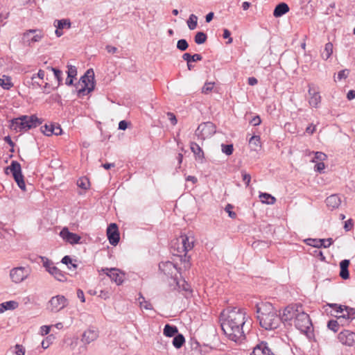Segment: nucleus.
Returning <instances> with one entry per match:
<instances>
[{
	"instance_id": "a211bd4d",
	"label": "nucleus",
	"mask_w": 355,
	"mask_h": 355,
	"mask_svg": "<svg viewBox=\"0 0 355 355\" xmlns=\"http://www.w3.org/2000/svg\"><path fill=\"white\" fill-rule=\"evenodd\" d=\"M334 241L331 238L329 239H308L306 240V243L311 246L314 248H320L323 247L324 248H329L332 243Z\"/></svg>"
},
{
	"instance_id": "7ed1b4c3",
	"label": "nucleus",
	"mask_w": 355,
	"mask_h": 355,
	"mask_svg": "<svg viewBox=\"0 0 355 355\" xmlns=\"http://www.w3.org/2000/svg\"><path fill=\"white\" fill-rule=\"evenodd\" d=\"M250 355H293L291 349L287 345L268 343L261 341L254 348Z\"/></svg>"
},
{
	"instance_id": "4be33fe9",
	"label": "nucleus",
	"mask_w": 355,
	"mask_h": 355,
	"mask_svg": "<svg viewBox=\"0 0 355 355\" xmlns=\"http://www.w3.org/2000/svg\"><path fill=\"white\" fill-rule=\"evenodd\" d=\"M159 268L165 275L172 276L175 271L177 270L175 265L171 261L162 262L159 264Z\"/></svg>"
},
{
	"instance_id": "1a4fd4ad",
	"label": "nucleus",
	"mask_w": 355,
	"mask_h": 355,
	"mask_svg": "<svg viewBox=\"0 0 355 355\" xmlns=\"http://www.w3.org/2000/svg\"><path fill=\"white\" fill-rule=\"evenodd\" d=\"M68 304L67 299L61 295L52 297L48 302L47 309L51 312L57 313Z\"/></svg>"
},
{
	"instance_id": "4d7b16f0",
	"label": "nucleus",
	"mask_w": 355,
	"mask_h": 355,
	"mask_svg": "<svg viewBox=\"0 0 355 355\" xmlns=\"http://www.w3.org/2000/svg\"><path fill=\"white\" fill-rule=\"evenodd\" d=\"M349 73V71L348 69L341 70L338 73V79L341 80L343 78H347Z\"/></svg>"
},
{
	"instance_id": "2f4dec72",
	"label": "nucleus",
	"mask_w": 355,
	"mask_h": 355,
	"mask_svg": "<svg viewBox=\"0 0 355 355\" xmlns=\"http://www.w3.org/2000/svg\"><path fill=\"white\" fill-rule=\"evenodd\" d=\"M0 86L6 90H9L12 87L13 83L11 81L10 77L3 76V77L0 78Z\"/></svg>"
},
{
	"instance_id": "393cba45",
	"label": "nucleus",
	"mask_w": 355,
	"mask_h": 355,
	"mask_svg": "<svg viewBox=\"0 0 355 355\" xmlns=\"http://www.w3.org/2000/svg\"><path fill=\"white\" fill-rule=\"evenodd\" d=\"M289 11V7L286 3H280L276 6L273 11L275 17H280Z\"/></svg>"
},
{
	"instance_id": "69168bd1",
	"label": "nucleus",
	"mask_w": 355,
	"mask_h": 355,
	"mask_svg": "<svg viewBox=\"0 0 355 355\" xmlns=\"http://www.w3.org/2000/svg\"><path fill=\"white\" fill-rule=\"evenodd\" d=\"M51 326L43 325L40 327V332L42 336L46 335L49 333Z\"/></svg>"
},
{
	"instance_id": "7c9ffc66",
	"label": "nucleus",
	"mask_w": 355,
	"mask_h": 355,
	"mask_svg": "<svg viewBox=\"0 0 355 355\" xmlns=\"http://www.w3.org/2000/svg\"><path fill=\"white\" fill-rule=\"evenodd\" d=\"M182 58L184 60L187 61V62H197L202 60V57L200 54L196 53L191 55L188 53H184Z\"/></svg>"
},
{
	"instance_id": "6e6d98bb",
	"label": "nucleus",
	"mask_w": 355,
	"mask_h": 355,
	"mask_svg": "<svg viewBox=\"0 0 355 355\" xmlns=\"http://www.w3.org/2000/svg\"><path fill=\"white\" fill-rule=\"evenodd\" d=\"M15 354L16 355H24L25 354L24 347L21 345H18V344L16 345Z\"/></svg>"
},
{
	"instance_id": "37998d69",
	"label": "nucleus",
	"mask_w": 355,
	"mask_h": 355,
	"mask_svg": "<svg viewBox=\"0 0 355 355\" xmlns=\"http://www.w3.org/2000/svg\"><path fill=\"white\" fill-rule=\"evenodd\" d=\"M55 22H57V25H55L58 29H63L65 27L69 28L71 27V22L69 19H60L56 20Z\"/></svg>"
},
{
	"instance_id": "c03bdc74",
	"label": "nucleus",
	"mask_w": 355,
	"mask_h": 355,
	"mask_svg": "<svg viewBox=\"0 0 355 355\" xmlns=\"http://www.w3.org/2000/svg\"><path fill=\"white\" fill-rule=\"evenodd\" d=\"M221 150L225 155H230L233 153L234 147L232 144H222Z\"/></svg>"
},
{
	"instance_id": "20e7f679",
	"label": "nucleus",
	"mask_w": 355,
	"mask_h": 355,
	"mask_svg": "<svg viewBox=\"0 0 355 355\" xmlns=\"http://www.w3.org/2000/svg\"><path fill=\"white\" fill-rule=\"evenodd\" d=\"M79 96H85L94 89V73L93 69H88L83 76L78 85H76Z\"/></svg>"
},
{
	"instance_id": "a18cd8bd",
	"label": "nucleus",
	"mask_w": 355,
	"mask_h": 355,
	"mask_svg": "<svg viewBox=\"0 0 355 355\" xmlns=\"http://www.w3.org/2000/svg\"><path fill=\"white\" fill-rule=\"evenodd\" d=\"M327 327L336 333L339 329V323L337 320H331L327 323Z\"/></svg>"
},
{
	"instance_id": "39448f33",
	"label": "nucleus",
	"mask_w": 355,
	"mask_h": 355,
	"mask_svg": "<svg viewBox=\"0 0 355 355\" xmlns=\"http://www.w3.org/2000/svg\"><path fill=\"white\" fill-rule=\"evenodd\" d=\"M8 171L12 175V177L17 184L18 187L24 191H26V184L24 180V175L21 173V167L20 164L17 161H12L10 165L6 167L5 172L8 173Z\"/></svg>"
},
{
	"instance_id": "09e8293b",
	"label": "nucleus",
	"mask_w": 355,
	"mask_h": 355,
	"mask_svg": "<svg viewBox=\"0 0 355 355\" xmlns=\"http://www.w3.org/2000/svg\"><path fill=\"white\" fill-rule=\"evenodd\" d=\"M53 124L50 125H44L42 126L41 130L42 132L46 136H51L53 134V130H52Z\"/></svg>"
},
{
	"instance_id": "c756f323",
	"label": "nucleus",
	"mask_w": 355,
	"mask_h": 355,
	"mask_svg": "<svg viewBox=\"0 0 355 355\" xmlns=\"http://www.w3.org/2000/svg\"><path fill=\"white\" fill-rule=\"evenodd\" d=\"M11 128L16 130L17 132H23V119H21V116L12 119L11 121Z\"/></svg>"
},
{
	"instance_id": "3c124183",
	"label": "nucleus",
	"mask_w": 355,
	"mask_h": 355,
	"mask_svg": "<svg viewBox=\"0 0 355 355\" xmlns=\"http://www.w3.org/2000/svg\"><path fill=\"white\" fill-rule=\"evenodd\" d=\"M214 83L207 82L202 88V92L204 94H208L211 92L214 88Z\"/></svg>"
},
{
	"instance_id": "4c0bfd02",
	"label": "nucleus",
	"mask_w": 355,
	"mask_h": 355,
	"mask_svg": "<svg viewBox=\"0 0 355 355\" xmlns=\"http://www.w3.org/2000/svg\"><path fill=\"white\" fill-rule=\"evenodd\" d=\"M198 23V17L194 14H191L189 19L187 20V25L190 30H194L196 28Z\"/></svg>"
},
{
	"instance_id": "c85d7f7f",
	"label": "nucleus",
	"mask_w": 355,
	"mask_h": 355,
	"mask_svg": "<svg viewBox=\"0 0 355 355\" xmlns=\"http://www.w3.org/2000/svg\"><path fill=\"white\" fill-rule=\"evenodd\" d=\"M18 306V303L15 301H8L0 304V313L6 310H13Z\"/></svg>"
},
{
	"instance_id": "2eb2a0df",
	"label": "nucleus",
	"mask_w": 355,
	"mask_h": 355,
	"mask_svg": "<svg viewBox=\"0 0 355 355\" xmlns=\"http://www.w3.org/2000/svg\"><path fill=\"white\" fill-rule=\"evenodd\" d=\"M107 236L110 243L112 245H116L119 242V232L118 227L115 223H111L107 229Z\"/></svg>"
},
{
	"instance_id": "ea45409f",
	"label": "nucleus",
	"mask_w": 355,
	"mask_h": 355,
	"mask_svg": "<svg viewBox=\"0 0 355 355\" xmlns=\"http://www.w3.org/2000/svg\"><path fill=\"white\" fill-rule=\"evenodd\" d=\"M207 36L203 32H198L194 37V41L197 44H202L207 40Z\"/></svg>"
},
{
	"instance_id": "bb28decb",
	"label": "nucleus",
	"mask_w": 355,
	"mask_h": 355,
	"mask_svg": "<svg viewBox=\"0 0 355 355\" xmlns=\"http://www.w3.org/2000/svg\"><path fill=\"white\" fill-rule=\"evenodd\" d=\"M178 329L177 327L167 324L164 326L163 333L167 337H173L178 334Z\"/></svg>"
},
{
	"instance_id": "f03ea898",
	"label": "nucleus",
	"mask_w": 355,
	"mask_h": 355,
	"mask_svg": "<svg viewBox=\"0 0 355 355\" xmlns=\"http://www.w3.org/2000/svg\"><path fill=\"white\" fill-rule=\"evenodd\" d=\"M257 320L260 326L266 330H273L281 324L280 315L271 303L262 302L257 305Z\"/></svg>"
},
{
	"instance_id": "864d4df0",
	"label": "nucleus",
	"mask_w": 355,
	"mask_h": 355,
	"mask_svg": "<svg viewBox=\"0 0 355 355\" xmlns=\"http://www.w3.org/2000/svg\"><path fill=\"white\" fill-rule=\"evenodd\" d=\"M241 175L243 181L245 182V186L248 187L250 185V182L251 180V175L244 171H241Z\"/></svg>"
},
{
	"instance_id": "338daca9",
	"label": "nucleus",
	"mask_w": 355,
	"mask_h": 355,
	"mask_svg": "<svg viewBox=\"0 0 355 355\" xmlns=\"http://www.w3.org/2000/svg\"><path fill=\"white\" fill-rule=\"evenodd\" d=\"M52 130H53V135H60L62 134V129L59 125L55 126V125H53Z\"/></svg>"
},
{
	"instance_id": "5fc2aeb1",
	"label": "nucleus",
	"mask_w": 355,
	"mask_h": 355,
	"mask_svg": "<svg viewBox=\"0 0 355 355\" xmlns=\"http://www.w3.org/2000/svg\"><path fill=\"white\" fill-rule=\"evenodd\" d=\"M233 209V206L230 204H227L225 207V210L226 212L228 213V215L230 218H234L236 216V214L235 212L232 211V209Z\"/></svg>"
},
{
	"instance_id": "6e6552de",
	"label": "nucleus",
	"mask_w": 355,
	"mask_h": 355,
	"mask_svg": "<svg viewBox=\"0 0 355 355\" xmlns=\"http://www.w3.org/2000/svg\"><path fill=\"white\" fill-rule=\"evenodd\" d=\"M302 310V305L301 304H292L287 306L282 315H280L281 322L291 321L292 319H296L297 316L300 313V311Z\"/></svg>"
},
{
	"instance_id": "b1692460",
	"label": "nucleus",
	"mask_w": 355,
	"mask_h": 355,
	"mask_svg": "<svg viewBox=\"0 0 355 355\" xmlns=\"http://www.w3.org/2000/svg\"><path fill=\"white\" fill-rule=\"evenodd\" d=\"M349 260L344 259L340 262V277L343 279H347L349 278V273L348 270V268L349 266Z\"/></svg>"
},
{
	"instance_id": "79ce46f5",
	"label": "nucleus",
	"mask_w": 355,
	"mask_h": 355,
	"mask_svg": "<svg viewBox=\"0 0 355 355\" xmlns=\"http://www.w3.org/2000/svg\"><path fill=\"white\" fill-rule=\"evenodd\" d=\"M42 260L43 266L46 268V270L49 272L52 268H54L53 263L49 260L48 258L44 257H40Z\"/></svg>"
},
{
	"instance_id": "f3484780",
	"label": "nucleus",
	"mask_w": 355,
	"mask_h": 355,
	"mask_svg": "<svg viewBox=\"0 0 355 355\" xmlns=\"http://www.w3.org/2000/svg\"><path fill=\"white\" fill-rule=\"evenodd\" d=\"M60 236L66 242L74 245L80 243L81 237L77 234L70 232L67 227H64L60 232Z\"/></svg>"
},
{
	"instance_id": "412c9836",
	"label": "nucleus",
	"mask_w": 355,
	"mask_h": 355,
	"mask_svg": "<svg viewBox=\"0 0 355 355\" xmlns=\"http://www.w3.org/2000/svg\"><path fill=\"white\" fill-rule=\"evenodd\" d=\"M309 95L310 98L309 103L311 106L317 107L321 101V96L319 92L315 88L313 85H309Z\"/></svg>"
},
{
	"instance_id": "f704fd0d",
	"label": "nucleus",
	"mask_w": 355,
	"mask_h": 355,
	"mask_svg": "<svg viewBox=\"0 0 355 355\" xmlns=\"http://www.w3.org/2000/svg\"><path fill=\"white\" fill-rule=\"evenodd\" d=\"M184 342H185V339H184V336L181 334H178L173 338V345L175 348L180 349L183 345Z\"/></svg>"
},
{
	"instance_id": "052dcab7",
	"label": "nucleus",
	"mask_w": 355,
	"mask_h": 355,
	"mask_svg": "<svg viewBox=\"0 0 355 355\" xmlns=\"http://www.w3.org/2000/svg\"><path fill=\"white\" fill-rule=\"evenodd\" d=\"M354 225L352 219H349L345 222L344 229L346 232H348L352 230Z\"/></svg>"
},
{
	"instance_id": "dca6fc26",
	"label": "nucleus",
	"mask_w": 355,
	"mask_h": 355,
	"mask_svg": "<svg viewBox=\"0 0 355 355\" xmlns=\"http://www.w3.org/2000/svg\"><path fill=\"white\" fill-rule=\"evenodd\" d=\"M173 248L176 252L175 255L180 257L181 261L184 263V268L188 269L190 267L189 257L187 256V252L181 249V245L178 243V239H177L176 242L173 243Z\"/></svg>"
},
{
	"instance_id": "603ef678",
	"label": "nucleus",
	"mask_w": 355,
	"mask_h": 355,
	"mask_svg": "<svg viewBox=\"0 0 355 355\" xmlns=\"http://www.w3.org/2000/svg\"><path fill=\"white\" fill-rule=\"evenodd\" d=\"M67 75L70 77L76 78L77 76V69L75 66L73 65H67Z\"/></svg>"
},
{
	"instance_id": "f257e3e1",
	"label": "nucleus",
	"mask_w": 355,
	"mask_h": 355,
	"mask_svg": "<svg viewBox=\"0 0 355 355\" xmlns=\"http://www.w3.org/2000/svg\"><path fill=\"white\" fill-rule=\"evenodd\" d=\"M221 328L226 336L236 343H241L245 338V313L236 307L227 309L220 316Z\"/></svg>"
},
{
	"instance_id": "13d9d810",
	"label": "nucleus",
	"mask_w": 355,
	"mask_h": 355,
	"mask_svg": "<svg viewBox=\"0 0 355 355\" xmlns=\"http://www.w3.org/2000/svg\"><path fill=\"white\" fill-rule=\"evenodd\" d=\"M261 123V120L259 116L257 115L254 116L250 121V123L253 126L259 125Z\"/></svg>"
},
{
	"instance_id": "680f3d73",
	"label": "nucleus",
	"mask_w": 355,
	"mask_h": 355,
	"mask_svg": "<svg viewBox=\"0 0 355 355\" xmlns=\"http://www.w3.org/2000/svg\"><path fill=\"white\" fill-rule=\"evenodd\" d=\"M324 168H325L324 164L322 162H318L315 165V171H316L320 173H323Z\"/></svg>"
},
{
	"instance_id": "f8f14e48",
	"label": "nucleus",
	"mask_w": 355,
	"mask_h": 355,
	"mask_svg": "<svg viewBox=\"0 0 355 355\" xmlns=\"http://www.w3.org/2000/svg\"><path fill=\"white\" fill-rule=\"evenodd\" d=\"M43 36L44 35L40 30L30 29L24 33L23 40H26L28 45H31V43L40 41Z\"/></svg>"
},
{
	"instance_id": "a878e982",
	"label": "nucleus",
	"mask_w": 355,
	"mask_h": 355,
	"mask_svg": "<svg viewBox=\"0 0 355 355\" xmlns=\"http://www.w3.org/2000/svg\"><path fill=\"white\" fill-rule=\"evenodd\" d=\"M49 273L53 275L58 281L64 282L67 280L65 274L55 266L51 269Z\"/></svg>"
},
{
	"instance_id": "ddd939ff",
	"label": "nucleus",
	"mask_w": 355,
	"mask_h": 355,
	"mask_svg": "<svg viewBox=\"0 0 355 355\" xmlns=\"http://www.w3.org/2000/svg\"><path fill=\"white\" fill-rule=\"evenodd\" d=\"M102 271L104 272L117 285H120L123 283L124 274L122 273L119 269L116 268H103Z\"/></svg>"
},
{
	"instance_id": "4468645a",
	"label": "nucleus",
	"mask_w": 355,
	"mask_h": 355,
	"mask_svg": "<svg viewBox=\"0 0 355 355\" xmlns=\"http://www.w3.org/2000/svg\"><path fill=\"white\" fill-rule=\"evenodd\" d=\"M178 239L181 249L187 252L194 246L195 239L191 234L181 235Z\"/></svg>"
},
{
	"instance_id": "49530a36",
	"label": "nucleus",
	"mask_w": 355,
	"mask_h": 355,
	"mask_svg": "<svg viewBox=\"0 0 355 355\" xmlns=\"http://www.w3.org/2000/svg\"><path fill=\"white\" fill-rule=\"evenodd\" d=\"M189 46L188 42L184 39H180L177 42V48L182 51H186Z\"/></svg>"
},
{
	"instance_id": "423d86ee",
	"label": "nucleus",
	"mask_w": 355,
	"mask_h": 355,
	"mask_svg": "<svg viewBox=\"0 0 355 355\" xmlns=\"http://www.w3.org/2000/svg\"><path fill=\"white\" fill-rule=\"evenodd\" d=\"M295 326L301 332L308 334L312 328V323L309 315L302 309L295 320Z\"/></svg>"
},
{
	"instance_id": "c9c22d12",
	"label": "nucleus",
	"mask_w": 355,
	"mask_h": 355,
	"mask_svg": "<svg viewBox=\"0 0 355 355\" xmlns=\"http://www.w3.org/2000/svg\"><path fill=\"white\" fill-rule=\"evenodd\" d=\"M137 300L139 301L140 307L141 309H144L146 310L153 309V305L151 304V303L149 302L148 301H146L141 293L139 294V297L137 298Z\"/></svg>"
},
{
	"instance_id": "774afa93",
	"label": "nucleus",
	"mask_w": 355,
	"mask_h": 355,
	"mask_svg": "<svg viewBox=\"0 0 355 355\" xmlns=\"http://www.w3.org/2000/svg\"><path fill=\"white\" fill-rule=\"evenodd\" d=\"M61 262L64 264L68 265L71 263L72 259L69 256L66 255L62 259Z\"/></svg>"
},
{
	"instance_id": "8fccbe9b",
	"label": "nucleus",
	"mask_w": 355,
	"mask_h": 355,
	"mask_svg": "<svg viewBox=\"0 0 355 355\" xmlns=\"http://www.w3.org/2000/svg\"><path fill=\"white\" fill-rule=\"evenodd\" d=\"M327 306L332 308L336 313H342L344 312L343 308L345 306V305L338 304H327Z\"/></svg>"
},
{
	"instance_id": "0eeeda50",
	"label": "nucleus",
	"mask_w": 355,
	"mask_h": 355,
	"mask_svg": "<svg viewBox=\"0 0 355 355\" xmlns=\"http://www.w3.org/2000/svg\"><path fill=\"white\" fill-rule=\"evenodd\" d=\"M215 132V125L213 123L208 121L199 125L195 134L199 139L205 140L206 138L211 137Z\"/></svg>"
},
{
	"instance_id": "9b49d317",
	"label": "nucleus",
	"mask_w": 355,
	"mask_h": 355,
	"mask_svg": "<svg viewBox=\"0 0 355 355\" xmlns=\"http://www.w3.org/2000/svg\"><path fill=\"white\" fill-rule=\"evenodd\" d=\"M21 119H23L22 130H24V131L36 128L42 123V121L35 115H23L21 116Z\"/></svg>"
},
{
	"instance_id": "aec40b11",
	"label": "nucleus",
	"mask_w": 355,
	"mask_h": 355,
	"mask_svg": "<svg viewBox=\"0 0 355 355\" xmlns=\"http://www.w3.org/2000/svg\"><path fill=\"white\" fill-rule=\"evenodd\" d=\"M338 339L343 344L352 346L355 345V333L345 330L338 334Z\"/></svg>"
},
{
	"instance_id": "e433bc0d",
	"label": "nucleus",
	"mask_w": 355,
	"mask_h": 355,
	"mask_svg": "<svg viewBox=\"0 0 355 355\" xmlns=\"http://www.w3.org/2000/svg\"><path fill=\"white\" fill-rule=\"evenodd\" d=\"M249 144L254 150H257V148L261 146L260 137L252 136L249 141Z\"/></svg>"
},
{
	"instance_id": "72a5a7b5",
	"label": "nucleus",
	"mask_w": 355,
	"mask_h": 355,
	"mask_svg": "<svg viewBox=\"0 0 355 355\" xmlns=\"http://www.w3.org/2000/svg\"><path fill=\"white\" fill-rule=\"evenodd\" d=\"M333 53V44L331 42H328L325 44L324 49L321 53V55L324 60H327L330 58Z\"/></svg>"
},
{
	"instance_id": "e2e57ef3",
	"label": "nucleus",
	"mask_w": 355,
	"mask_h": 355,
	"mask_svg": "<svg viewBox=\"0 0 355 355\" xmlns=\"http://www.w3.org/2000/svg\"><path fill=\"white\" fill-rule=\"evenodd\" d=\"M167 116H168V120L171 121V124L173 125H175L178 122L175 114L172 112H168Z\"/></svg>"
},
{
	"instance_id": "a19ab883",
	"label": "nucleus",
	"mask_w": 355,
	"mask_h": 355,
	"mask_svg": "<svg viewBox=\"0 0 355 355\" xmlns=\"http://www.w3.org/2000/svg\"><path fill=\"white\" fill-rule=\"evenodd\" d=\"M77 185L78 187L87 190L89 187V181L86 177H83L77 180Z\"/></svg>"
},
{
	"instance_id": "473e14b6",
	"label": "nucleus",
	"mask_w": 355,
	"mask_h": 355,
	"mask_svg": "<svg viewBox=\"0 0 355 355\" xmlns=\"http://www.w3.org/2000/svg\"><path fill=\"white\" fill-rule=\"evenodd\" d=\"M259 198H261L262 202L266 203L268 205H273L276 201L275 197L267 193H261L259 195Z\"/></svg>"
},
{
	"instance_id": "0e129e2a",
	"label": "nucleus",
	"mask_w": 355,
	"mask_h": 355,
	"mask_svg": "<svg viewBox=\"0 0 355 355\" xmlns=\"http://www.w3.org/2000/svg\"><path fill=\"white\" fill-rule=\"evenodd\" d=\"M315 159L323 161L327 158V155L322 153V152H316L315 153Z\"/></svg>"
},
{
	"instance_id": "bf43d9fd",
	"label": "nucleus",
	"mask_w": 355,
	"mask_h": 355,
	"mask_svg": "<svg viewBox=\"0 0 355 355\" xmlns=\"http://www.w3.org/2000/svg\"><path fill=\"white\" fill-rule=\"evenodd\" d=\"M231 35V33L229 30L227 29H224L223 30V38L225 39H228V41L227 42V44H231L233 41L232 38L230 37Z\"/></svg>"
},
{
	"instance_id": "9d476101",
	"label": "nucleus",
	"mask_w": 355,
	"mask_h": 355,
	"mask_svg": "<svg viewBox=\"0 0 355 355\" xmlns=\"http://www.w3.org/2000/svg\"><path fill=\"white\" fill-rule=\"evenodd\" d=\"M31 270L28 268L17 267L12 268L10 272V277L12 281L16 284L25 280L30 275Z\"/></svg>"
},
{
	"instance_id": "de8ad7c7",
	"label": "nucleus",
	"mask_w": 355,
	"mask_h": 355,
	"mask_svg": "<svg viewBox=\"0 0 355 355\" xmlns=\"http://www.w3.org/2000/svg\"><path fill=\"white\" fill-rule=\"evenodd\" d=\"M343 309H345L344 311L346 312V315L348 317V319L352 320L355 318V309L346 306Z\"/></svg>"
},
{
	"instance_id": "58836bf2",
	"label": "nucleus",
	"mask_w": 355,
	"mask_h": 355,
	"mask_svg": "<svg viewBox=\"0 0 355 355\" xmlns=\"http://www.w3.org/2000/svg\"><path fill=\"white\" fill-rule=\"evenodd\" d=\"M48 69L53 72L55 78L58 80V86H60L62 84V71L54 67H48Z\"/></svg>"
},
{
	"instance_id": "cd10ccee",
	"label": "nucleus",
	"mask_w": 355,
	"mask_h": 355,
	"mask_svg": "<svg viewBox=\"0 0 355 355\" xmlns=\"http://www.w3.org/2000/svg\"><path fill=\"white\" fill-rule=\"evenodd\" d=\"M191 150L196 155V159H202L204 158V153L198 144L195 142L191 143Z\"/></svg>"
},
{
	"instance_id": "5701e85b",
	"label": "nucleus",
	"mask_w": 355,
	"mask_h": 355,
	"mask_svg": "<svg viewBox=\"0 0 355 355\" xmlns=\"http://www.w3.org/2000/svg\"><path fill=\"white\" fill-rule=\"evenodd\" d=\"M325 202H326L327 206L329 209H334L338 208L340 206V205L341 203V199L338 195L334 194V195H331L330 196L327 197Z\"/></svg>"
},
{
	"instance_id": "6ab92c4d",
	"label": "nucleus",
	"mask_w": 355,
	"mask_h": 355,
	"mask_svg": "<svg viewBox=\"0 0 355 355\" xmlns=\"http://www.w3.org/2000/svg\"><path fill=\"white\" fill-rule=\"evenodd\" d=\"M98 337V331L96 327H89L83 334L81 341L85 344L96 340Z\"/></svg>"
}]
</instances>
